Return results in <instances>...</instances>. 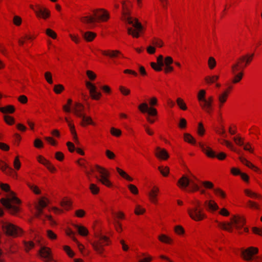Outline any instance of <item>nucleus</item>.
Masks as SVG:
<instances>
[{
    "label": "nucleus",
    "mask_w": 262,
    "mask_h": 262,
    "mask_svg": "<svg viewBox=\"0 0 262 262\" xmlns=\"http://www.w3.org/2000/svg\"><path fill=\"white\" fill-rule=\"evenodd\" d=\"M138 108L142 113L148 114V115L147 116L146 119L149 122L153 123L155 122V120L151 119L149 116H156L157 115V111L155 108L149 107L146 102L139 105Z\"/></svg>",
    "instance_id": "nucleus-10"
},
{
    "label": "nucleus",
    "mask_w": 262,
    "mask_h": 262,
    "mask_svg": "<svg viewBox=\"0 0 262 262\" xmlns=\"http://www.w3.org/2000/svg\"><path fill=\"white\" fill-rule=\"evenodd\" d=\"M164 66H169L173 63V59L170 56H167L164 60Z\"/></svg>",
    "instance_id": "nucleus-63"
},
{
    "label": "nucleus",
    "mask_w": 262,
    "mask_h": 262,
    "mask_svg": "<svg viewBox=\"0 0 262 262\" xmlns=\"http://www.w3.org/2000/svg\"><path fill=\"white\" fill-rule=\"evenodd\" d=\"M184 140L189 143L195 144V140L194 138L189 134L185 133L184 135Z\"/></svg>",
    "instance_id": "nucleus-36"
},
{
    "label": "nucleus",
    "mask_w": 262,
    "mask_h": 262,
    "mask_svg": "<svg viewBox=\"0 0 262 262\" xmlns=\"http://www.w3.org/2000/svg\"><path fill=\"white\" fill-rule=\"evenodd\" d=\"M111 134L115 136L119 137L121 134V132L118 129H116L114 127H112L111 129Z\"/></svg>",
    "instance_id": "nucleus-56"
},
{
    "label": "nucleus",
    "mask_w": 262,
    "mask_h": 262,
    "mask_svg": "<svg viewBox=\"0 0 262 262\" xmlns=\"http://www.w3.org/2000/svg\"><path fill=\"white\" fill-rule=\"evenodd\" d=\"M96 237L98 238V240L95 241L92 243V245L94 250L99 254H102L103 251V242H107L108 238L104 235L101 234H96Z\"/></svg>",
    "instance_id": "nucleus-12"
},
{
    "label": "nucleus",
    "mask_w": 262,
    "mask_h": 262,
    "mask_svg": "<svg viewBox=\"0 0 262 262\" xmlns=\"http://www.w3.org/2000/svg\"><path fill=\"white\" fill-rule=\"evenodd\" d=\"M208 64L209 68L210 69H213L216 66V61L215 59L212 57H209L208 61Z\"/></svg>",
    "instance_id": "nucleus-48"
},
{
    "label": "nucleus",
    "mask_w": 262,
    "mask_h": 262,
    "mask_svg": "<svg viewBox=\"0 0 262 262\" xmlns=\"http://www.w3.org/2000/svg\"><path fill=\"white\" fill-rule=\"evenodd\" d=\"M156 156L162 160H166L169 158V155L165 149L157 147L155 151Z\"/></svg>",
    "instance_id": "nucleus-18"
},
{
    "label": "nucleus",
    "mask_w": 262,
    "mask_h": 262,
    "mask_svg": "<svg viewBox=\"0 0 262 262\" xmlns=\"http://www.w3.org/2000/svg\"><path fill=\"white\" fill-rule=\"evenodd\" d=\"M204 205L207 209L211 212L217 210L219 209L217 204L213 200L206 201Z\"/></svg>",
    "instance_id": "nucleus-22"
},
{
    "label": "nucleus",
    "mask_w": 262,
    "mask_h": 262,
    "mask_svg": "<svg viewBox=\"0 0 262 262\" xmlns=\"http://www.w3.org/2000/svg\"><path fill=\"white\" fill-rule=\"evenodd\" d=\"M213 190L216 195L221 196L222 198H224L225 197V193L222 190L220 189H214Z\"/></svg>",
    "instance_id": "nucleus-60"
},
{
    "label": "nucleus",
    "mask_w": 262,
    "mask_h": 262,
    "mask_svg": "<svg viewBox=\"0 0 262 262\" xmlns=\"http://www.w3.org/2000/svg\"><path fill=\"white\" fill-rule=\"evenodd\" d=\"M37 160H38V162H39L40 163L44 165L46 167L50 163L48 160L46 159L44 157H43L41 156H38Z\"/></svg>",
    "instance_id": "nucleus-46"
},
{
    "label": "nucleus",
    "mask_w": 262,
    "mask_h": 262,
    "mask_svg": "<svg viewBox=\"0 0 262 262\" xmlns=\"http://www.w3.org/2000/svg\"><path fill=\"white\" fill-rule=\"evenodd\" d=\"M117 172L119 173V174L123 178L126 179L127 180L129 181H132L133 179L129 177L125 171L120 169L118 167L116 168Z\"/></svg>",
    "instance_id": "nucleus-37"
},
{
    "label": "nucleus",
    "mask_w": 262,
    "mask_h": 262,
    "mask_svg": "<svg viewBox=\"0 0 262 262\" xmlns=\"http://www.w3.org/2000/svg\"><path fill=\"white\" fill-rule=\"evenodd\" d=\"M66 121L68 123V125L70 127L71 133L73 137V139L76 143H78V140L76 132L75 129L74 125L71 123L67 118H65Z\"/></svg>",
    "instance_id": "nucleus-28"
},
{
    "label": "nucleus",
    "mask_w": 262,
    "mask_h": 262,
    "mask_svg": "<svg viewBox=\"0 0 262 262\" xmlns=\"http://www.w3.org/2000/svg\"><path fill=\"white\" fill-rule=\"evenodd\" d=\"M47 204L46 202L43 199H41L38 201V205L36 206V212L35 216L38 218H40L41 215L42 214V208L47 206Z\"/></svg>",
    "instance_id": "nucleus-20"
},
{
    "label": "nucleus",
    "mask_w": 262,
    "mask_h": 262,
    "mask_svg": "<svg viewBox=\"0 0 262 262\" xmlns=\"http://www.w3.org/2000/svg\"><path fill=\"white\" fill-rule=\"evenodd\" d=\"M219 79V76L214 75L212 76H207L205 80L207 83H212L215 82Z\"/></svg>",
    "instance_id": "nucleus-40"
},
{
    "label": "nucleus",
    "mask_w": 262,
    "mask_h": 262,
    "mask_svg": "<svg viewBox=\"0 0 262 262\" xmlns=\"http://www.w3.org/2000/svg\"><path fill=\"white\" fill-rule=\"evenodd\" d=\"M4 119L5 122L9 125H11L14 122V119L11 116L8 115H5L4 116Z\"/></svg>",
    "instance_id": "nucleus-55"
},
{
    "label": "nucleus",
    "mask_w": 262,
    "mask_h": 262,
    "mask_svg": "<svg viewBox=\"0 0 262 262\" xmlns=\"http://www.w3.org/2000/svg\"><path fill=\"white\" fill-rule=\"evenodd\" d=\"M95 17L91 16H84L81 18V20L83 23L89 25L88 28L92 27V24L97 20H106L109 18V13L104 9H98L93 11Z\"/></svg>",
    "instance_id": "nucleus-4"
},
{
    "label": "nucleus",
    "mask_w": 262,
    "mask_h": 262,
    "mask_svg": "<svg viewBox=\"0 0 262 262\" xmlns=\"http://www.w3.org/2000/svg\"><path fill=\"white\" fill-rule=\"evenodd\" d=\"M192 204L194 206L193 207L189 208L187 210L190 217L195 221L203 220L205 217V215L200 208V202L196 201L195 202H192Z\"/></svg>",
    "instance_id": "nucleus-8"
},
{
    "label": "nucleus",
    "mask_w": 262,
    "mask_h": 262,
    "mask_svg": "<svg viewBox=\"0 0 262 262\" xmlns=\"http://www.w3.org/2000/svg\"><path fill=\"white\" fill-rule=\"evenodd\" d=\"M61 205L65 209H69L71 206V202L68 200H63L61 202Z\"/></svg>",
    "instance_id": "nucleus-47"
},
{
    "label": "nucleus",
    "mask_w": 262,
    "mask_h": 262,
    "mask_svg": "<svg viewBox=\"0 0 262 262\" xmlns=\"http://www.w3.org/2000/svg\"><path fill=\"white\" fill-rule=\"evenodd\" d=\"M14 111L15 108L13 105H7L5 107H0V111L3 113H12Z\"/></svg>",
    "instance_id": "nucleus-33"
},
{
    "label": "nucleus",
    "mask_w": 262,
    "mask_h": 262,
    "mask_svg": "<svg viewBox=\"0 0 262 262\" xmlns=\"http://www.w3.org/2000/svg\"><path fill=\"white\" fill-rule=\"evenodd\" d=\"M178 184L180 187L184 188L185 189L189 186L190 184L192 185V184H196L193 181L190 180L186 176H183L178 181Z\"/></svg>",
    "instance_id": "nucleus-17"
},
{
    "label": "nucleus",
    "mask_w": 262,
    "mask_h": 262,
    "mask_svg": "<svg viewBox=\"0 0 262 262\" xmlns=\"http://www.w3.org/2000/svg\"><path fill=\"white\" fill-rule=\"evenodd\" d=\"M159 191V188L155 186L148 194L150 201L154 204L157 203V195Z\"/></svg>",
    "instance_id": "nucleus-21"
},
{
    "label": "nucleus",
    "mask_w": 262,
    "mask_h": 262,
    "mask_svg": "<svg viewBox=\"0 0 262 262\" xmlns=\"http://www.w3.org/2000/svg\"><path fill=\"white\" fill-rule=\"evenodd\" d=\"M90 189L92 193L94 194H97L99 191V188L94 184H91L90 185Z\"/></svg>",
    "instance_id": "nucleus-45"
},
{
    "label": "nucleus",
    "mask_w": 262,
    "mask_h": 262,
    "mask_svg": "<svg viewBox=\"0 0 262 262\" xmlns=\"http://www.w3.org/2000/svg\"><path fill=\"white\" fill-rule=\"evenodd\" d=\"M206 92L204 90H201L199 91L198 94V99L200 102V104L201 105V103H206V99L205 98Z\"/></svg>",
    "instance_id": "nucleus-30"
},
{
    "label": "nucleus",
    "mask_w": 262,
    "mask_h": 262,
    "mask_svg": "<svg viewBox=\"0 0 262 262\" xmlns=\"http://www.w3.org/2000/svg\"><path fill=\"white\" fill-rule=\"evenodd\" d=\"M228 96V92H225L221 94L219 97V99L221 104H223L226 100ZM221 105H220L221 106Z\"/></svg>",
    "instance_id": "nucleus-44"
},
{
    "label": "nucleus",
    "mask_w": 262,
    "mask_h": 262,
    "mask_svg": "<svg viewBox=\"0 0 262 262\" xmlns=\"http://www.w3.org/2000/svg\"><path fill=\"white\" fill-rule=\"evenodd\" d=\"M245 219L239 215H234L230 219V233H243V227L245 224Z\"/></svg>",
    "instance_id": "nucleus-6"
},
{
    "label": "nucleus",
    "mask_w": 262,
    "mask_h": 262,
    "mask_svg": "<svg viewBox=\"0 0 262 262\" xmlns=\"http://www.w3.org/2000/svg\"><path fill=\"white\" fill-rule=\"evenodd\" d=\"M30 7L35 12L38 17H42L43 19H46L50 15L49 10L39 5L36 6V9L34 8L33 6H31Z\"/></svg>",
    "instance_id": "nucleus-13"
},
{
    "label": "nucleus",
    "mask_w": 262,
    "mask_h": 262,
    "mask_svg": "<svg viewBox=\"0 0 262 262\" xmlns=\"http://www.w3.org/2000/svg\"><path fill=\"white\" fill-rule=\"evenodd\" d=\"M24 245L25 247L26 250L28 251L31 249L33 248L34 246V244L33 242H25Z\"/></svg>",
    "instance_id": "nucleus-53"
},
{
    "label": "nucleus",
    "mask_w": 262,
    "mask_h": 262,
    "mask_svg": "<svg viewBox=\"0 0 262 262\" xmlns=\"http://www.w3.org/2000/svg\"><path fill=\"white\" fill-rule=\"evenodd\" d=\"M96 170L100 174V177H96L98 181L107 187H111L112 183L108 179L110 176V172L105 168L98 165L96 166Z\"/></svg>",
    "instance_id": "nucleus-9"
},
{
    "label": "nucleus",
    "mask_w": 262,
    "mask_h": 262,
    "mask_svg": "<svg viewBox=\"0 0 262 262\" xmlns=\"http://www.w3.org/2000/svg\"><path fill=\"white\" fill-rule=\"evenodd\" d=\"M231 172L235 176H239L241 179L246 183H249V177L245 173L242 172L241 170L236 167H233L230 170Z\"/></svg>",
    "instance_id": "nucleus-15"
},
{
    "label": "nucleus",
    "mask_w": 262,
    "mask_h": 262,
    "mask_svg": "<svg viewBox=\"0 0 262 262\" xmlns=\"http://www.w3.org/2000/svg\"><path fill=\"white\" fill-rule=\"evenodd\" d=\"M0 188L8 193L6 198H2L1 199V203L10 213L15 214L19 210L17 205L20 203V200L15 196L14 192L10 190L9 185L0 183Z\"/></svg>",
    "instance_id": "nucleus-2"
},
{
    "label": "nucleus",
    "mask_w": 262,
    "mask_h": 262,
    "mask_svg": "<svg viewBox=\"0 0 262 262\" xmlns=\"http://www.w3.org/2000/svg\"><path fill=\"white\" fill-rule=\"evenodd\" d=\"M145 211V210L141 208L140 205H137L135 210V213L137 215H140L143 214Z\"/></svg>",
    "instance_id": "nucleus-54"
},
{
    "label": "nucleus",
    "mask_w": 262,
    "mask_h": 262,
    "mask_svg": "<svg viewBox=\"0 0 262 262\" xmlns=\"http://www.w3.org/2000/svg\"><path fill=\"white\" fill-rule=\"evenodd\" d=\"M157 60V63L152 62L150 63V66L155 71H161L162 70V67L164 66L163 56L162 55H159Z\"/></svg>",
    "instance_id": "nucleus-16"
},
{
    "label": "nucleus",
    "mask_w": 262,
    "mask_h": 262,
    "mask_svg": "<svg viewBox=\"0 0 262 262\" xmlns=\"http://www.w3.org/2000/svg\"><path fill=\"white\" fill-rule=\"evenodd\" d=\"M258 253V249L255 247H249L242 251L241 257L246 261L260 262L262 257L256 256Z\"/></svg>",
    "instance_id": "nucleus-5"
},
{
    "label": "nucleus",
    "mask_w": 262,
    "mask_h": 262,
    "mask_svg": "<svg viewBox=\"0 0 262 262\" xmlns=\"http://www.w3.org/2000/svg\"><path fill=\"white\" fill-rule=\"evenodd\" d=\"M215 222L217 224V227L224 230H228V226L229 223H226L225 222H220L216 220Z\"/></svg>",
    "instance_id": "nucleus-38"
},
{
    "label": "nucleus",
    "mask_w": 262,
    "mask_h": 262,
    "mask_svg": "<svg viewBox=\"0 0 262 262\" xmlns=\"http://www.w3.org/2000/svg\"><path fill=\"white\" fill-rule=\"evenodd\" d=\"M247 205L251 208H254L256 209H259V206L257 203H256L255 202L252 201H249L247 203Z\"/></svg>",
    "instance_id": "nucleus-51"
},
{
    "label": "nucleus",
    "mask_w": 262,
    "mask_h": 262,
    "mask_svg": "<svg viewBox=\"0 0 262 262\" xmlns=\"http://www.w3.org/2000/svg\"><path fill=\"white\" fill-rule=\"evenodd\" d=\"M1 168L2 171L6 174L11 175L14 178L16 177V173L13 171V169L6 163H3Z\"/></svg>",
    "instance_id": "nucleus-24"
},
{
    "label": "nucleus",
    "mask_w": 262,
    "mask_h": 262,
    "mask_svg": "<svg viewBox=\"0 0 262 262\" xmlns=\"http://www.w3.org/2000/svg\"><path fill=\"white\" fill-rule=\"evenodd\" d=\"M2 227L7 235L13 237L19 236L23 232L20 228L8 222H3Z\"/></svg>",
    "instance_id": "nucleus-7"
},
{
    "label": "nucleus",
    "mask_w": 262,
    "mask_h": 262,
    "mask_svg": "<svg viewBox=\"0 0 262 262\" xmlns=\"http://www.w3.org/2000/svg\"><path fill=\"white\" fill-rule=\"evenodd\" d=\"M81 32L83 38L88 41H92L96 36V34L92 32L88 31L84 33L82 31H81Z\"/></svg>",
    "instance_id": "nucleus-29"
},
{
    "label": "nucleus",
    "mask_w": 262,
    "mask_h": 262,
    "mask_svg": "<svg viewBox=\"0 0 262 262\" xmlns=\"http://www.w3.org/2000/svg\"><path fill=\"white\" fill-rule=\"evenodd\" d=\"M244 192L246 195L251 198L262 200V195L261 194L255 193L250 189H245Z\"/></svg>",
    "instance_id": "nucleus-27"
},
{
    "label": "nucleus",
    "mask_w": 262,
    "mask_h": 262,
    "mask_svg": "<svg viewBox=\"0 0 262 262\" xmlns=\"http://www.w3.org/2000/svg\"><path fill=\"white\" fill-rule=\"evenodd\" d=\"M86 87L89 89L90 93L92 99L98 100L101 96V94L97 91L96 87L89 81L85 82Z\"/></svg>",
    "instance_id": "nucleus-14"
},
{
    "label": "nucleus",
    "mask_w": 262,
    "mask_h": 262,
    "mask_svg": "<svg viewBox=\"0 0 262 262\" xmlns=\"http://www.w3.org/2000/svg\"><path fill=\"white\" fill-rule=\"evenodd\" d=\"M13 165H14V168L16 170H18L20 168L21 163L19 161V158L18 157H17L15 158L14 162H13Z\"/></svg>",
    "instance_id": "nucleus-58"
},
{
    "label": "nucleus",
    "mask_w": 262,
    "mask_h": 262,
    "mask_svg": "<svg viewBox=\"0 0 262 262\" xmlns=\"http://www.w3.org/2000/svg\"><path fill=\"white\" fill-rule=\"evenodd\" d=\"M232 140L238 146H242L244 144V139L239 136L236 135L232 138Z\"/></svg>",
    "instance_id": "nucleus-32"
},
{
    "label": "nucleus",
    "mask_w": 262,
    "mask_h": 262,
    "mask_svg": "<svg viewBox=\"0 0 262 262\" xmlns=\"http://www.w3.org/2000/svg\"><path fill=\"white\" fill-rule=\"evenodd\" d=\"M239 160L241 163H242L244 165H246L250 169H251L252 166L254 165L251 162L249 161L246 158L243 157H239Z\"/></svg>",
    "instance_id": "nucleus-39"
},
{
    "label": "nucleus",
    "mask_w": 262,
    "mask_h": 262,
    "mask_svg": "<svg viewBox=\"0 0 262 262\" xmlns=\"http://www.w3.org/2000/svg\"><path fill=\"white\" fill-rule=\"evenodd\" d=\"M212 102H213V98L212 97H209L208 99H206V103H201V107L206 111L207 113L210 114L212 110Z\"/></svg>",
    "instance_id": "nucleus-19"
},
{
    "label": "nucleus",
    "mask_w": 262,
    "mask_h": 262,
    "mask_svg": "<svg viewBox=\"0 0 262 262\" xmlns=\"http://www.w3.org/2000/svg\"><path fill=\"white\" fill-rule=\"evenodd\" d=\"M75 228L77 229L78 233L82 236H85L88 234V229L83 226L76 225H75Z\"/></svg>",
    "instance_id": "nucleus-31"
},
{
    "label": "nucleus",
    "mask_w": 262,
    "mask_h": 262,
    "mask_svg": "<svg viewBox=\"0 0 262 262\" xmlns=\"http://www.w3.org/2000/svg\"><path fill=\"white\" fill-rule=\"evenodd\" d=\"M122 4L123 8L122 20L125 23L132 25L134 28V29H133L131 27H128L127 33L133 37L138 38L140 36V33L141 32L143 29V26L136 18H133L130 16L129 12L126 8L125 2H122Z\"/></svg>",
    "instance_id": "nucleus-3"
},
{
    "label": "nucleus",
    "mask_w": 262,
    "mask_h": 262,
    "mask_svg": "<svg viewBox=\"0 0 262 262\" xmlns=\"http://www.w3.org/2000/svg\"><path fill=\"white\" fill-rule=\"evenodd\" d=\"M254 53L247 54L237 58L232 66L231 84L239 83L244 76V70L252 62Z\"/></svg>",
    "instance_id": "nucleus-1"
},
{
    "label": "nucleus",
    "mask_w": 262,
    "mask_h": 262,
    "mask_svg": "<svg viewBox=\"0 0 262 262\" xmlns=\"http://www.w3.org/2000/svg\"><path fill=\"white\" fill-rule=\"evenodd\" d=\"M46 34L47 35L52 37L53 39H55L56 37V33L50 29H47Z\"/></svg>",
    "instance_id": "nucleus-59"
},
{
    "label": "nucleus",
    "mask_w": 262,
    "mask_h": 262,
    "mask_svg": "<svg viewBox=\"0 0 262 262\" xmlns=\"http://www.w3.org/2000/svg\"><path fill=\"white\" fill-rule=\"evenodd\" d=\"M64 90V86L61 84L55 85L53 91L56 94H60Z\"/></svg>",
    "instance_id": "nucleus-49"
},
{
    "label": "nucleus",
    "mask_w": 262,
    "mask_h": 262,
    "mask_svg": "<svg viewBox=\"0 0 262 262\" xmlns=\"http://www.w3.org/2000/svg\"><path fill=\"white\" fill-rule=\"evenodd\" d=\"M158 169L160 171L161 173L164 177L167 176L169 172V169L168 167L163 168V166H159L158 167Z\"/></svg>",
    "instance_id": "nucleus-42"
},
{
    "label": "nucleus",
    "mask_w": 262,
    "mask_h": 262,
    "mask_svg": "<svg viewBox=\"0 0 262 262\" xmlns=\"http://www.w3.org/2000/svg\"><path fill=\"white\" fill-rule=\"evenodd\" d=\"M128 188L129 190L134 194H138V190L136 186L133 184H129L128 185Z\"/></svg>",
    "instance_id": "nucleus-57"
},
{
    "label": "nucleus",
    "mask_w": 262,
    "mask_h": 262,
    "mask_svg": "<svg viewBox=\"0 0 262 262\" xmlns=\"http://www.w3.org/2000/svg\"><path fill=\"white\" fill-rule=\"evenodd\" d=\"M64 250L67 252V254L70 257H73L74 255V253L71 250L70 247L65 246L64 247Z\"/></svg>",
    "instance_id": "nucleus-61"
},
{
    "label": "nucleus",
    "mask_w": 262,
    "mask_h": 262,
    "mask_svg": "<svg viewBox=\"0 0 262 262\" xmlns=\"http://www.w3.org/2000/svg\"><path fill=\"white\" fill-rule=\"evenodd\" d=\"M39 254L40 256L45 259L46 261L50 260V251L48 248L45 247H41L39 250Z\"/></svg>",
    "instance_id": "nucleus-23"
},
{
    "label": "nucleus",
    "mask_w": 262,
    "mask_h": 262,
    "mask_svg": "<svg viewBox=\"0 0 262 262\" xmlns=\"http://www.w3.org/2000/svg\"><path fill=\"white\" fill-rule=\"evenodd\" d=\"M45 77L47 81L50 83L52 84L53 83V80H52V74L49 72H47L45 73Z\"/></svg>",
    "instance_id": "nucleus-50"
},
{
    "label": "nucleus",
    "mask_w": 262,
    "mask_h": 262,
    "mask_svg": "<svg viewBox=\"0 0 262 262\" xmlns=\"http://www.w3.org/2000/svg\"><path fill=\"white\" fill-rule=\"evenodd\" d=\"M34 145L36 148H41L43 146L42 142L39 139H36L34 142Z\"/></svg>",
    "instance_id": "nucleus-62"
},
{
    "label": "nucleus",
    "mask_w": 262,
    "mask_h": 262,
    "mask_svg": "<svg viewBox=\"0 0 262 262\" xmlns=\"http://www.w3.org/2000/svg\"><path fill=\"white\" fill-rule=\"evenodd\" d=\"M143 257H140L139 262H149L151 260L150 256H145L144 254H142Z\"/></svg>",
    "instance_id": "nucleus-64"
},
{
    "label": "nucleus",
    "mask_w": 262,
    "mask_h": 262,
    "mask_svg": "<svg viewBox=\"0 0 262 262\" xmlns=\"http://www.w3.org/2000/svg\"><path fill=\"white\" fill-rule=\"evenodd\" d=\"M66 234L69 236L72 239H73V241H74L75 242L77 243V244H78V246L79 248L80 249H81L82 248H83V246L79 244V242L77 241V239L75 238V236H74V233L73 231H72L71 230L69 229V230H68L67 231H66Z\"/></svg>",
    "instance_id": "nucleus-35"
},
{
    "label": "nucleus",
    "mask_w": 262,
    "mask_h": 262,
    "mask_svg": "<svg viewBox=\"0 0 262 262\" xmlns=\"http://www.w3.org/2000/svg\"><path fill=\"white\" fill-rule=\"evenodd\" d=\"M82 120V123H81V125L82 126H84L86 124H92L94 125V123L90 117H86L84 115L82 116V117H80Z\"/></svg>",
    "instance_id": "nucleus-34"
},
{
    "label": "nucleus",
    "mask_w": 262,
    "mask_h": 262,
    "mask_svg": "<svg viewBox=\"0 0 262 262\" xmlns=\"http://www.w3.org/2000/svg\"><path fill=\"white\" fill-rule=\"evenodd\" d=\"M177 103L181 109L183 110H187V107L186 105V104L185 103L183 99H182L181 98H178L177 99Z\"/></svg>",
    "instance_id": "nucleus-41"
},
{
    "label": "nucleus",
    "mask_w": 262,
    "mask_h": 262,
    "mask_svg": "<svg viewBox=\"0 0 262 262\" xmlns=\"http://www.w3.org/2000/svg\"><path fill=\"white\" fill-rule=\"evenodd\" d=\"M199 146L201 148L202 151L208 157L210 158H215L216 157L218 159L220 160H224L226 157V155L223 152H220L219 155H216L215 151H214L210 147L208 146L205 145L204 144L202 143H199Z\"/></svg>",
    "instance_id": "nucleus-11"
},
{
    "label": "nucleus",
    "mask_w": 262,
    "mask_h": 262,
    "mask_svg": "<svg viewBox=\"0 0 262 262\" xmlns=\"http://www.w3.org/2000/svg\"><path fill=\"white\" fill-rule=\"evenodd\" d=\"M28 187L31 189L35 194H39L40 193V190L39 189L37 186L31 185L30 184H28Z\"/></svg>",
    "instance_id": "nucleus-52"
},
{
    "label": "nucleus",
    "mask_w": 262,
    "mask_h": 262,
    "mask_svg": "<svg viewBox=\"0 0 262 262\" xmlns=\"http://www.w3.org/2000/svg\"><path fill=\"white\" fill-rule=\"evenodd\" d=\"M159 239L160 241L167 244L170 243L171 241H172L170 237L167 236L164 234H162L160 236H159Z\"/></svg>",
    "instance_id": "nucleus-43"
},
{
    "label": "nucleus",
    "mask_w": 262,
    "mask_h": 262,
    "mask_svg": "<svg viewBox=\"0 0 262 262\" xmlns=\"http://www.w3.org/2000/svg\"><path fill=\"white\" fill-rule=\"evenodd\" d=\"M101 52L104 55L107 56L111 58L117 57L121 53L118 50H107L102 51Z\"/></svg>",
    "instance_id": "nucleus-26"
},
{
    "label": "nucleus",
    "mask_w": 262,
    "mask_h": 262,
    "mask_svg": "<svg viewBox=\"0 0 262 262\" xmlns=\"http://www.w3.org/2000/svg\"><path fill=\"white\" fill-rule=\"evenodd\" d=\"M83 109L84 106L82 104L76 103L75 107L74 108V112L77 116L79 117H82L84 115L82 114Z\"/></svg>",
    "instance_id": "nucleus-25"
}]
</instances>
